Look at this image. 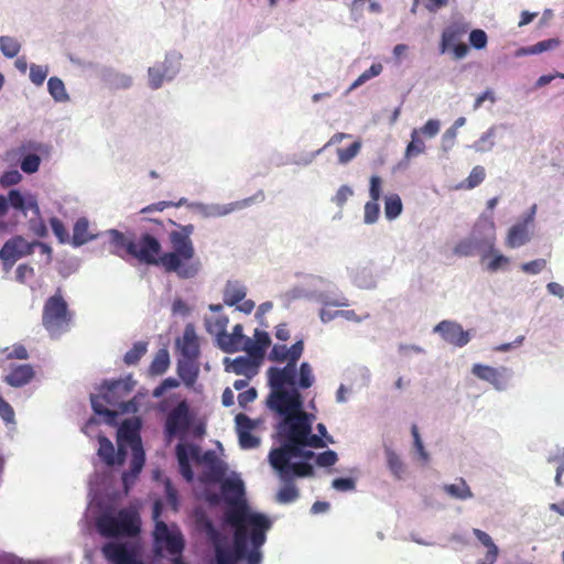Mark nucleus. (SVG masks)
Instances as JSON below:
<instances>
[{
    "instance_id": "f257e3e1",
    "label": "nucleus",
    "mask_w": 564,
    "mask_h": 564,
    "mask_svg": "<svg viewBox=\"0 0 564 564\" xmlns=\"http://www.w3.org/2000/svg\"><path fill=\"white\" fill-rule=\"evenodd\" d=\"M167 224L177 228L169 232L171 251L163 252L160 240L152 234L142 232L134 240L117 229H111L109 231L111 253L121 259L130 256L141 263L161 267L165 272L175 273L180 279L196 276L200 270V261L196 257L192 240L194 225H180L172 219H167Z\"/></svg>"
},
{
    "instance_id": "f03ea898",
    "label": "nucleus",
    "mask_w": 564,
    "mask_h": 564,
    "mask_svg": "<svg viewBox=\"0 0 564 564\" xmlns=\"http://www.w3.org/2000/svg\"><path fill=\"white\" fill-rule=\"evenodd\" d=\"M229 525L235 529L231 550L240 561L247 555L249 539L253 549H260L264 544L265 533L271 528V521L262 513H254V516L243 518L239 523Z\"/></svg>"
},
{
    "instance_id": "7ed1b4c3",
    "label": "nucleus",
    "mask_w": 564,
    "mask_h": 564,
    "mask_svg": "<svg viewBox=\"0 0 564 564\" xmlns=\"http://www.w3.org/2000/svg\"><path fill=\"white\" fill-rule=\"evenodd\" d=\"M279 433L286 445H307L312 448H323L326 443L318 435L312 434V422L306 412L283 419L279 424Z\"/></svg>"
},
{
    "instance_id": "20e7f679",
    "label": "nucleus",
    "mask_w": 564,
    "mask_h": 564,
    "mask_svg": "<svg viewBox=\"0 0 564 564\" xmlns=\"http://www.w3.org/2000/svg\"><path fill=\"white\" fill-rule=\"evenodd\" d=\"M74 313L63 297L61 290L50 296L42 312V324L52 337H58L69 330Z\"/></svg>"
},
{
    "instance_id": "39448f33",
    "label": "nucleus",
    "mask_w": 564,
    "mask_h": 564,
    "mask_svg": "<svg viewBox=\"0 0 564 564\" xmlns=\"http://www.w3.org/2000/svg\"><path fill=\"white\" fill-rule=\"evenodd\" d=\"M134 386V381L131 376L126 379H119L111 382H106L101 387V393L91 397V408L95 413L99 415L113 419L116 411L109 410L106 404L119 406L121 410H126L122 399L130 393Z\"/></svg>"
},
{
    "instance_id": "423d86ee",
    "label": "nucleus",
    "mask_w": 564,
    "mask_h": 564,
    "mask_svg": "<svg viewBox=\"0 0 564 564\" xmlns=\"http://www.w3.org/2000/svg\"><path fill=\"white\" fill-rule=\"evenodd\" d=\"M96 527L106 538L133 536L140 531V520L137 511L124 508L116 516L102 513L97 518Z\"/></svg>"
},
{
    "instance_id": "0eeeda50",
    "label": "nucleus",
    "mask_w": 564,
    "mask_h": 564,
    "mask_svg": "<svg viewBox=\"0 0 564 564\" xmlns=\"http://www.w3.org/2000/svg\"><path fill=\"white\" fill-rule=\"evenodd\" d=\"M220 490L224 501L228 506L225 511V521L228 524L239 523L243 518L254 516L245 497V485L241 479H221Z\"/></svg>"
},
{
    "instance_id": "6e6552de",
    "label": "nucleus",
    "mask_w": 564,
    "mask_h": 564,
    "mask_svg": "<svg viewBox=\"0 0 564 564\" xmlns=\"http://www.w3.org/2000/svg\"><path fill=\"white\" fill-rule=\"evenodd\" d=\"M268 406L283 419L303 412V399L297 388H271L267 400Z\"/></svg>"
},
{
    "instance_id": "1a4fd4ad",
    "label": "nucleus",
    "mask_w": 564,
    "mask_h": 564,
    "mask_svg": "<svg viewBox=\"0 0 564 564\" xmlns=\"http://www.w3.org/2000/svg\"><path fill=\"white\" fill-rule=\"evenodd\" d=\"M192 422L189 406L186 401H181L166 415L164 423V436L167 442L173 438H184Z\"/></svg>"
},
{
    "instance_id": "9d476101",
    "label": "nucleus",
    "mask_w": 564,
    "mask_h": 564,
    "mask_svg": "<svg viewBox=\"0 0 564 564\" xmlns=\"http://www.w3.org/2000/svg\"><path fill=\"white\" fill-rule=\"evenodd\" d=\"M34 245L22 236H14L4 242L0 249V259L3 264L11 268L19 259L32 254Z\"/></svg>"
},
{
    "instance_id": "9b49d317",
    "label": "nucleus",
    "mask_w": 564,
    "mask_h": 564,
    "mask_svg": "<svg viewBox=\"0 0 564 564\" xmlns=\"http://www.w3.org/2000/svg\"><path fill=\"white\" fill-rule=\"evenodd\" d=\"M154 541L158 547H164L171 555H180L184 550V539L180 532L170 531L163 521H156Z\"/></svg>"
},
{
    "instance_id": "f8f14e48",
    "label": "nucleus",
    "mask_w": 564,
    "mask_h": 564,
    "mask_svg": "<svg viewBox=\"0 0 564 564\" xmlns=\"http://www.w3.org/2000/svg\"><path fill=\"white\" fill-rule=\"evenodd\" d=\"M434 332L438 333L443 340L456 347H464L470 340L469 332L464 330L462 325L454 321L440 322L434 327Z\"/></svg>"
},
{
    "instance_id": "ddd939ff",
    "label": "nucleus",
    "mask_w": 564,
    "mask_h": 564,
    "mask_svg": "<svg viewBox=\"0 0 564 564\" xmlns=\"http://www.w3.org/2000/svg\"><path fill=\"white\" fill-rule=\"evenodd\" d=\"M471 372L477 378L491 383L497 390L506 389L510 378V370L506 367L494 368L476 364L473 366Z\"/></svg>"
},
{
    "instance_id": "4468645a",
    "label": "nucleus",
    "mask_w": 564,
    "mask_h": 564,
    "mask_svg": "<svg viewBox=\"0 0 564 564\" xmlns=\"http://www.w3.org/2000/svg\"><path fill=\"white\" fill-rule=\"evenodd\" d=\"M131 449L132 457L130 462V469L122 474V484L126 492H128L130 487L135 482L145 462L144 451L142 448L140 438L132 441Z\"/></svg>"
},
{
    "instance_id": "2eb2a0df",
    "label": "nucleus",
    "mask_w": 564,
    "mask_h": 564,
    "mask_svg": "<svg viewBox=\"0 0 564 564\" xmlns=\"http://www.w3.org/2000/svg\"><path fill=\"white\" fill-rule=\"evenodd\" d=\"M270 388H285L296 386V362H288L283 368L271 367L268 369Z\"/></svg>"
},
{
    "instance_id": "dca6fc26",
    "label": "nucleus",
    "mask_w": 564,
    "mask_h": 564,
    "mask_svg": "<svg viewBox=\"0 0 564 564\" xmlns=\"http://www.w3.org/2000/svg\"><path fill=\"white\" fill-rule=\"evenodd\" d=\"M176 346L188 361H195L199 357V343L193 325H186L182 338L176 340Z\"/></svg>"
},
{
    "instance_id": "f3484780",
    "label": "nucleus",
    "mask_w": 564,
    "mask_h": 564,
    "mask_svg": "<svg viewBox=\"0 0 564 564\" xmlns=\"http://www.w3.org/2000/svg\"><path fill=\"white\" fill-rule=\"evenodd\" d=\"M101 552L105 558L112 564H135L137 562L134 553L122 543H106Z\"/></svg>"
},
{
    "instance_id": "a211bd4d",
    "label": "nucleus",
    "mask_w": 564,
    "mask_h": 564,
    "mask_svg": "<svg viewBox=\"0 0 564 564\" xmlns=\"http://www.w3.org/2000/svg\"><path fill=\"white\" fill-rule=\"evenodd\" d=\"M296 454L297 453L293 446L283 443L281 447L274 448L270 452V464L281 474L283 478H286L290 474V459L294 458L293 455Z\"/></svg>"
},
{
    "instance_id": "6ab92c4d",
    "label": "nucleus",
    "mask_w": 564,
    "mask_h": 564,
    "mask_svg": "<svg viewBox=\"0 0 564 564\" xmlns=\"http://www.w3.org/2000/svg\"><path fill=\"white\" fill-rule=\"evenodd\" d=\"M304 350L303 340H297L290 348L285 345H274L270 351L269 359L276 362H297Z\"/></svg>"
},
{
    "instance_id": "aec40b11",
    "label": "nucleus",
    "mask_w": 564,
    "mask_h": 564,
    "mask_svg": "<svg viewBox=\"0 0 564 564\" xmlns=\"http://www.w3.org/2000/svg\"><path fill=\"white\" fill-rule=\"evenodd\" d=\"M469 29V25L465 22H452L448 24L442 33L441 39V52L445 53L446 51L451 50V46L455 43L462 42V39L467 33Z\"/></svg>"
},
{
    "instance_id": "412c9836",
    "label": "nucleus",
    "mask_w": 564,
    "mask_h": 564,
    "mask_svg": "<svg viewBox=\"0 0 564 564\" xmlns=\"http://www.w3.org/2000/svg\"><path fill=\"white\" fill-rule=\"evenodd\" d=\"M249 337L242 334V325L237 324L234 326L232 332L228 334L225 332L220 339L218 340L219 347L225 352H236L241 350L242 346L246 343V339Z\"/></svg>"
},
{
    "instance_id": "4be33fe9",
    "label": "nucleus",
    "mask_w": 564,
    "mask_h": 564,
    "mask_svg": "<svg viewBox=\"0 0 564 564\" xmlns=\"http://www.w3.org/2000/svg\"><path fill=\"white\" fill-rule=\"evenodd\" d=\"M98 455L108 465H121L124 460L126 452L119 446L118 454L116 455L113 444L106 436L98 437Z\"/></svg>"
},
{
    "instance_id": "5701e85b",
    "label": "nucleus",
    "mask_w": 564,
    "mask_h": 564,
    "mask_svg": "<svg viewBox=\"0 0 564 564\" xmlns=\"http://www.w3.org/2000/svg\"><path fill=\"white\" fill-rule=\"evenodd\" d=\"M197 462L208 465V473L206 474L208 480L219 482L224 478L226 471L225 466L213 451L205 452L203 456L198 454Z\"/></svg>"
},
{
    "instance_id": "b1692460",
    "label": "nucleus",
    "mask_w": 564,
    "mask_h": 564,
    "mask_svg": "<svg viewBox=\"0 0 564 564\" xmlns=\"http://www.w3.org/2000/svg\"><path fill=\"white\" fill-rule=\"evenodd\" d=\"M34 377V370L30 365H20L13 368L4 378L11 387H23Z\"/></svg>"
},
{
    "instance_id": "393cba45",
    "label": "nucleus",
    "mask_w": 564,
    "mask_h": 564,
    "mask_svg": "<svg viewBox=\"0 0 564 564\" xmlns=\"http://www.w3.org/2000/svg\"><path fill=\"white\" fill-rule=\"evenodd\" d=\"M263 199H264V194H263V192L260 191L252 197L237 200V202H234V203H230L227 205H217V206L213 207L212 214L214 216H218V217L226 216L237 209H242L245 207L250 206L254 200H263Z\"/></svg>"
},
{
    "instance_id": "a878e982",
    "label": "nucleus",
    "mask_w": 564,
    "mask_h": 564,
    "mask_svg": "<svg viewBox=\"0 0 564 564\" xmlns=\"http://www.w3.org/2000/svg\"><path fill=\"white\" fill-rule=\"evenodd\" d=\"M247 294L245 285L238 281H228L224 289V303L228 306H234L240 303Z\"/></svg>"
},
{
    "instance_id": "bb28decb",
    "label": "nucleus",
    "mask_w": 564,
    "mask_h": 564,
    "mask_svg": "<svg viewBox=\"0 0 564 564\" xmlns=\"http://www.w3.org/2000/svg\"><path fill=\"white\" fill-rule=\"evenodd\" d=\"M473 533L477 540L487 547V553L481 561V564H494L497 561L499 550L494 543L491 536L480 529H474Z\"/></svg>"
},
{
    "instance_id": "cd10ccee",
    "label": "nucleus",
    "mask_w": 564,
    "mask_h": 564,
    "mask_svg": "<svg viewBox=\"0 0 564 564\" xmlns=\"http://www.w3.org/2000/svg\"><path fill=\"white\" fill-rule=\"evenodd\" d=\"M530 239L529 230L525 224L513 225L508 232L506 245L509 248H518L527 243Z\"/></svg>"
},
{
    "instance_id": "c85d7f7f",
    "label": "nucleus",
    "mask_w": 564,
    "mask_h": 564,
    "mask_svg": "<svg viewBox=\"0 0 564 564\" xmlns=\"http://www.w3.org/2000/svg\"><path fill=\"white\" fill-rule=\"evenodd\" d=\"M95 236L89 232L88 220L84 217L77 219L73 229L72 245L74 247H79L93 240Z\"/></svg>"
},
{
    "instance_id": "c756f323",
    "label": "nucleus",
    "mask_w": 564,
    "mask_h": 564,
    "mask_svg": "<svg viewBox=\"0 0 564 564\" xmlns=\"http://www.w3.org/2000/svg\"><path fill=\"white\" fill-rule=\"evenodd\" d=\"M7 200L8 204H10L14 209L21 210L23 213L29 209L34 210L35 214H39L40 212L36 200L33 197H30L28 200H25L18 189H11Z\"/></svg>"
},
{
    "instance_id": "7c9ffc66",
    "label": "nucleus",
    "mask_w": 564,
    "mask_h": 564,
    "mask_svg": "<svg viewBox=\"0 0 564 564\" xmlns=\"http://www.w3.org/2000/svg\"><path fill=\"white\" fill-rule=\"evenodd\" d=\"M229 319L226 315L218 314L205 319L206 330L217 337V341L220 339L223 334L226 332Z\"/></svg>"
},
{
    "instance_id": "2f4dec72",
    "label": "nucleus",
    "mask_w": 564,
    "mask_h": 564,
    "mask_svg": "<svg viewBox=\"0 0 564 564\" xmlns=\"http://www.w3.org/2000/svg\"><path fill=\"white\" fill-rule=\"evenodd\" d=\"M170 367V355L167 349L162 348L159 349L155 354L150 367L149 372L151 376H161L163 375Z\"/></svg>"
},
{
    "instance_id": "473e14b6",
    "label": "nucleus",
    "mask_w": 564,
    "mask_h": 564,
    "mask_svg": "<svg viewBox=\"0 0 564 564\" xmlns=\"http://www.w3.org/2000/svg\"><path fill=\"white\" fill-rule=\"evenodd\" d=\"M444 491L451 497L460 500H466L473 497L469 486L463 478H459L456 484L445 485Z\"/></svg>"
},
{
    "instance_id": "72a5a7b5",
    "label": "nucleus",
    "mask_w": 564,
    "mask_h": 564,
    "mask_svg": "<svg viewBox=\"0 0 564 564\" xmlns=\"http://www.w3.org/2000/svg\"><path fill=\"white\" fill-rule=\"evenodd\" d=\"M387 465L397 479H401L405 473V466L399 455L391 448H386Z\"/></svg>"
},
{
    "instance_id": "f704fd0d",
    "label": "nucleus",
    "mask_w": 564,
    "mask_h": 564,
    "mask_svg": "<svg viewBox=\"0 0 564 564\" xmlns=\"http://www.w3.org/2000/svg\"><path fill=\"white\" fill-rule=\"evenodd\" d=\"M216 564H237L238 556L235 555L231 547L215 543L214 546Z\"/></svg>"
},
{
    "instance_id": "c9c22d12",
    "label": "nucleus",
    "mask_w": 564,
    "mask_h": 564,
    "mask_svg": "<svg viewBox=\"0 0 564 564\" xmlns=\"http://www.w3.org/2000/svg\"><path fill=\"white\" fill-rule=\"evenodd\" d=\"M148 344L145 341H137L132 348L128 350L123 357L127 366H135L140 359L147 354Z\"/></svg>"
},
{
    "instance_id": "e433bc0d",
    "label": "nucleus",
    "mask_w": 564,
    "mask_h": 564,
    "mask_svg": "<svg viewBox=\"0 0 564 564\" xmlns=\"http://www.w3.org/2000/svg\"><path fill=\"white\" fill-rule=\"evenodd\" d=\"M256 365L254 362L249 358L245 356L237 357L230 366V369L236 375H243L249 377L250 375L254 373Z\"/></svg>"
},
{
    "instance_id": "4c0bfd02",
    "label": "nucleus",
    "mask_w": 564,
    "mask_h": 564,
    "mask_svg": "<svg viewBox=\"0 0 564 564\" xmlns=\"http://www.w3.org/2000/svg\"><path fill=\"white\" fill-rule=\"evenodd\" d=\"M402 202L398 194H390L384 199V214L388 219L397 218L402 212Z\"/></svg>"
},
{
    "instance_id": "58836bf2",
    "label": "nucleus",
    "mask_w": 564,
    "mask_h": 564,
    "mask_svg": "<svg viewBox=\"0 0 564 564\" xmlns=\"http://www.w3.org/2000/svg\"><path fill=\"white\" fill-rule=\"evenodd\" d=\"M47 89L51 96L56 101H66L68 100V95L65 89V85L62 79L58 77H51L47 82Z\"/></svg>"
},
{
    "instance_id": "ea45409f",
    "label": "nucleus",
    "mask_w": 564,
    "mask_h": 564,
    "mask_svg": "<svg viewBox=\"0 0 564 564\" xmlns=\"http://www.w3.org/2000/svg\"><path fill=\"white\" fill-rule=\"evenodd\" d=\"M486 177L485 169L480 165L475 166L468 177L459 185L460 188L473 189L480 185Z\"/></svg>"
},
{
    "instance_id": "a19ab883",
    "label": "nucleus",
    "mask_w": 564,
    "mask_h": 564,
    "mask_svg": "<svg viewBox=\"0 0 564 564\" xmlns=\"http://www.w3.org/2000/svg\"><path fill=\"white\" fill-rule=\"evenodd\" d=\"M411 142L408 144L405 149V158L411 159L415 158L425 151V143L419 135V130L414 129L411 133Z\"/></svg>"
},
{
    "instance_id": "79ce46f5",
    "label": "nucleus",
    "mask_w": 564,
    "mask_h": 564,
    "mask_svg": "<svg viewBox=\"0 0 564 564\" xmlns=\"http://www.w3.org/2000/svg\"><path fill=\"white\" fill-rule=\"evenodd\" d=\"M198 454H200L199 447L195 445H185L180 443L176 446V457L178 464L189 462V458L198 460Z\"/></svg>"
},
{
    "instance_id": "37998d69",
    "label": "nucleus",
    "mask_w": 564,
    "mask_h": 564,
    "mask_svg": "<svg viewBox=\"0 0 564 564\" xmlns=\"http://www.w3.org/2000/svg\"><path fill=\"white\" fill-rule=\"evenodd\" d=\"M21 45L17 39L11 36H0V51L8 58L15 57L20 52Z\"/></svg>"
},
{
    "instance_id": "c03bdc74",
    "label": "nucleus",
    "mask_w": 564,
    "mask_h": 564,
    "mask_svg": "<svg viewBox=\"0 0 564 564\" xmlns=\"http://www.w3.org/2000/svg\"><path fill=\"white\" fill-rule=\"evenodd\" d=\"M478 249V242L473 238H465L454 247V254L458 257L474 256Z\"/></svg>"
},
{
    "instance_id": "a18cd8bd",
    "label": "nucleus",
    "mask_w": 564,
    "mask_h": 564,
    "mask_svg": "<svg viewBox=\"0 0 564 564\" xmlns=\"http://www.w3.org/2000/svg\"><path fill=\"white\" fill-rule=\"evenodd\" d=\"M314 375L312 367L308 362H302L299 369V380L296 381L297 388L308 389L314 383Z\"/></svg>"
},
{
    "instance_id": "49530a36",
    "label": "nucleus",
    "mask_w": 564,
    "mask_h": 564,
    "mask_svg": "<svg viewBox=\"0 0 564 564\" xmlns=\"http://www.w3.org/2000/svg\"><path fill=\"white\" fill-rule=\"evenodd\" d=\"M383 67L380 63L372 64L367 70L359 75V77L350 85L349 91L358 88L364 85L366 82L371 78L379 76L382 72Z\"/></svg>"
},
{
    "instance_id": "de8ad7c7",
    "label": "nucleus",
    "mask_w": 564,
    "mask_h": 564,
    "mask_svg": "<svg viewBox=\"0 0 564 564\" xmlns=\"http://www.w3.org/2000/svg\"><path fill=\"white\" fill-rule=\"evenodd\" d=\"M560 45V41L557 39H549L541 42L535 43L532 46L523 48L522 52L524 54H540L545 51L555 48Z\"/></svg>"
},
{
    "instance_id": "09e8293b",
    "label": "nucleus",
    "mask_w": 564,
    "mask_h": 564,
    "mask_svg": "<svg viewBox=\"0 0 564 564\" xmlns=\"http://www.w3.org/2000/svg\"><path fill=\"white\" fill-rule=\"evenodd\" d=\"M299 490L293 482L285 484L278 492V501L281 503H290L296 500Z\"/></svg>"
},
{
    "instance_id": "8fccbe9b",
    "label": "nucleus",
    "mask_w": 564,
    "mask_h": 564,
    "mask_svg": "<svg viewBox=\"0 0 564 564\" xmlns=\"http://www.w3.org/2000/svg\"><path fill=\"white\" fill-rule=\"evenodd\" d=\"M361 142L355 141L346 149H337L338 161L341 164H346L351 161L360 151Z\"/></svg>"
},
{
    "instance_id": "3c124183",
    "label": "nucleus",
    "mask_w": 564,
    "mask_h": 564,
    "mask_svg": "<svg viewBox=\"0 0 564 564\" xmlns=\"http://www.w3.org/2000/svg\"><path fill=\"white\" fill-rule=\"evenodd\" d=\"M50 225H51L52 231L54 232V235L56 236V238L58 239V241L61 243H66L69 241L68 231L62 220H59L56 217H52L50 219Z\"/></svg>"
},
{
    "instance_id": "603ef678",
    "label": "nucleus",
    "mask_w": 564,
    "mask_h": 564,
    "mask_svg": "<svg viewBox=\"0 0 564 564\" xmlns=\"http://www.w3.org/2000/svg\"><path fill=\"white\" fill-rule=\"evenodd\" d=\"M235 423L237 434H240L241 432H251L257 426V423L245 413H238L235 417Z\"/></svg>"
},
{
    "instance_id": "864d4df0",
    "label": "nucleus",
    "mask_w": 564,
    "mask_h": 564,
    "mask_svg": "<svg viewBox=\"0 0 564 564\" xmlns=\"http://www.w3.org/2000/svg\"><path fill=\"white\" fill-rule=\"evenodd\" d=\"M109 85L113 89H127L132 85L131 76L116 73L109 78Z\"/></svg>"
},
{
    "instance_id": "5fc2aeb1",
    "label": "nucleus",
    "mask_w": 564,
    "mask_h": 564,
    "mask_svg": "<svg viewBox=\"0 0 564 564\" xmlns=\"http://www.w3.org/2000/svg\"><path fill=\"white\" fill-rule=\"evenodd\" d=\"M41 159L36 154H28L21 162V169L28 174L35 173L40 167Z\"/></svg>"
},
{
    "instance_id": "6e6d98bb",
    "label": "nucleus",
    "mask_w": 564,
    "mask_h": 564,
    "mask_svg": "<svg viewBox=\"0 0 564 564\" xmlns=\"http://www.w3.org/2000/svg\"><path fill=\"white\" fill-rule=\"evenodd\" d=\"M149 224L150 226L147 228L144 234H152L160 240V238L166 232L167 220L164 223L158 219L150 218ZM169 226L171 225L169 224Z\"/></svg>"
},
{
    "instance_id": "4d7b16f0",
    "label": "nucleus",
    "mask_w": 564,
    "mask_h": 564,
    "mask_svg": "<svg viewBox=\"0 0 564 564\" xmlns=\"http://www.w3.org/2000/svg\"><path fill=\"white\" fill-rule=\"evenodd\" d=\"M239 445L243 449L256 448L260 444V438L252 435L251 432H241L238 434Z\"/></svg>"
},
{
    "instance_id": "13d9d810",
    "label": "nucleus",
    "mask_w": 564,
    "mask_h": 564,
    "mask_svg": "<svg viewBox=\"0 0 564 564\" xmlns=\"http://www.w3.org/2000/svg\"><path fill=\"white\" fill-rule=\"evenodd\" d=\"M297 477H310L314 475L313 466L306 462L291 464L290 473Z\"/></svg>"
},
{
    "instance_id": "bf43d9fd",
    "label": "nucleus",
    "mask_w": 564,
    "mask_h": 564,
    "mask_svg": "<svg viewBox=\"0 0 564 564\" xmlns=\"http://www.w3.org/2000/svg\"><path fill=\"white\" fill-rule=\"evenodd\" d=\"M487 34L480 29L473 30L469 34V42L473 47L481 50L487 45Z\"/></svg>"
},
{
    "instance_id": "052dcab7",
    "label": "nucleus",
    "mask_w": 564,
    "mask_h": 564,
    "mask_svg": "<svg viewBox=\"0 0 564 564\" xmlns=\"http://www.w3.org/2000/svg\"><path fill=\"white\" fill-rule=\"evenodd\" d=\"M379 204L378 200L367 202L365 205V221L367 224H373L379 217Z\"/></svg>"
},
{
    "instance_id": "680f3d73",
    "label": "nucleus",
    "mask_w": 564,
    "mask_h": 564,
    "mask_svg": "<svg viewBox=\"0 0 564 564\" xmlns=\"http://www.w3.org/2000/svg\"><path fill=\"white\" fill-rule=\"evenodd\" d=\"M337 459V454L334 451L328 449L316 456V464L319 467H332L336 464Z\"/></svg>"
},
{
    "instance_id": "e2e57ef3",
    "label": "nucleus",
    "mask_w": 564,
    "mask_h": 564,
    "mask_svg": "<svg viewBox=\"0 0 564 564\" xmlns=\"http://www.w3.org/2000/svg\"><path fill=\"white\" fill-rule=\"evenodd\" d=\"M47 76V68L41 65H32L30 67V79L36 86H40L44 83Z\"/></svg>"
},
{
    "instance_id": "0e129e2a",
    "label": "nucleus",
    "mask_w": 564,
    "mask_h": 564,
    "mask_svg": "<svg viewBox=\"0 0 564 564\" xmlns=\"http://www.w3.org/2000/svg\"><path fill=\"white\" fill-rule=\"evenodd\" d=\"M546 267L545 259H536L525 262L521 265V270L528 274H538Z\"/></svg>"
},
{
    "instance_id": "69168bd1",
    "label": "nucleus",
    "mask_w": 564,
    "mask_h": 564,
    "mask_svg": "<svg viewBox=\"0 0 564 564\" xmlns=\"http://www.w3.org/2000/svg\"><path fill=\"white\" fill-rule=\"evenodd\" d=\"M149 74V85L152 89H158L162 86L164 80V73L158 67H150L148 70Z\"/></svg>"
},
{
    "instance_id": "338daca9",
    "label": "nucleus",
    "mask_w": 564,
    "mask_h": 564,
    "mask_svg": "<svg viewBox=\"0 0 564 564\" xmlns=\"http://www.w3.org/2000/svg\"><path fill=\"white\" fill-rule=\"evenodd\" d=\"M241 350H246L250 357L259 358V359H261L265 352L264 348H262L260 345H258L256 341H253L250 338L246 339V343L242 346Z\"/></svg>"
},
{
    "instance_id": "774afa93",
    "label": "nucleus",
    "mask_w": 564,
    "mask_h": 564,
    "mask_svg": "<svg viewBox=\"0 0 564 564\" xmlns=\"http://www.w3.org/2000/svg\"><path fill=\"white\" fill-rule=\"evenodd\" d=\"M22 178V175L17 170L4 172L0 177V184L4 187L18 184Z\"/></svg>"
}]
</instances>
